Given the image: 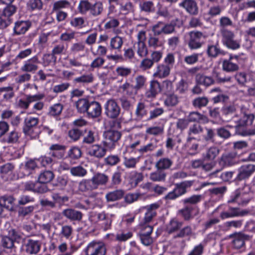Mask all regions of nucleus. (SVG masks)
I'll return each mask as SVG.
<instances>
[{
	"label": "nucleus",
	"mask_w": 255,
	"mask_h": 255,
	"mask_svg": "<svg viewBox=\"0 0 255 255\" xmlns=\"http://www.w3.org/2000/svg\"><path fill=\"white\" fill-rule=\"evenodd\" d=\"M44 97V95L40 94L35 95H26L25 97L19 99L17 102L18 108L23 110H26L29 108V105L32 102L39 101Z\"/></svg>",
	"instance_id": "nucleus-11"
},
{
	"label": "nucleus",
	"mask_w": 255,
	"mask_h": 255,
	"mask_svg": "<svg viewBox=\"0 0 255 255\" xmlns=\"http://www.w3.org/2000/svg\"><path fill=\"white\" fill-rule=\"evenodd\" d=\"M103 11V5L101 1H96L94 4H92L90 13L94 16L100 15Z\"/></svg>",
	"instance_id": "nucleus-53"
},
{
	"label": "nucleus",
	"mask_w": 255,
	"mask_h": 255,
	"mask_svg": "<svg viewBox=\"0 0 255 255\" xmlns=\"http://www.w3.org/2000/svg\"><path fill=\"white\" fill-rule=\"evenodd\" d=\"M0 95H2L5 100L11 99L14 96L13 88L10 86L0 88Z\"/></svg>",
	"instance_id": "nucleus-61"
},
{
	"label": "nucleus",
	"mask_w": 255,
	"mask_h": 255,
	"mask_svg": "<svg viewBox=\"0 0 255 255\" xmlns=\"http://www.w3.org/2000/svg\"><path fill=\"white\" fill-rule=\"evenodd\" d=\"M39 63V61L37 56H35L25 61L20 69L23 72L35 73L38 69L37 64Z\"/></svg>",
	"instance_id": "nucleus-18"
},
{
	"label": "nucleus",
	"mask_w": 255,
	"mask_h": 255,
	"mask_svg": "<svg viewBox=\"0 0 255 255\" xmlns=\"http://www.w3.org/2000/svg\"><path fill=\"white\" fill-rule=\"evenodd\" d=\"M30 23L26 21H18L15 23L13 28L14 33L16 35H20L25 33L30 27Z\"/></svg>",
	"instance_id": "nucleus-26"
},
{
	"label": "nucleus",
	"mask_w": 255,
	"mask_h": 255,
	"mask_svg": "<svg viewBox=\"0 0 255 255\" xmlns=\"http://www.w3.org/2000/svg\"><path fill=\"white\" fill-rule=\"evenodd\" d=\"M38 122L39 119L37 118L29 117L25 118L24 126L23 128L25 134L30 136H34V131Z\"/></svg>",
	"instance_id": "nucleus-14"
},
{
	"label": "nucleus",
	"mask_w": 255,
	"mask_h": 255,
	"mask_svg": "<svg viewBox=\"0 0 255 255\" xmlns=\"http://www.w3.org/2000/svg\"><path fill=\"white\" fill-rule=\"evenodd\" d=\"M202 198L201 195H193L182 200V203L185 205H195L200 202Z\"/></svg>",
	"instance_id": "nucleus-50"
},
{
	"label": "nucleus",
	"mask_w": 255,
	"mask_h": 255,
	"mask_svg": "<svg viewBox=\"0 0 255 255\" xmlns=\"http://www.w3.org/2000/svg\"><path fill=\"white\" fill-rule=\"evenodd\" d=\"M161 92L160 84L157 81H151L149 89L146 92V96L148 98L155 97L156 95Z\"/></svg>",
	"instance_id": "nucleus-27"
},
{
	"label": "nucleus",
	"mask_w": 255,
	"mask_h": 255,
	"mask_svg": "<svg viewBox=\"0 0 255 255\" xmlns=\"http://www.w3.org/2000/svg\"><path fill=\"white\" fill-rule=\"evenodd\" d=\"M89 101L85 98L79 99L75 103V106L80 113H86L89 104Z\"/></svg>",
	"instance_id": "nucleus-46"
},
{
	"label": "nucleus",
	"mask_w": 255,
	"mask_h": 255,
	"mask_svg": "<svg viewBox=\"0 0 255 255\" xmlns=\"http://www.w3.org/2000/svg\"><path fill=\"white\" fill-rule=\"evenodd\" d=\"M124 171V169L120 166L117 167V171L115 172L112 175V183L113 185H119L122 182L121 174Z\"/></svg>",
	"instance_id": "nucleus-64"
},
{
	"label": "nucleus",
	"mask_w": 255,
	"mask_h": 255,
	"mask_svg": "<svg viewBox=\"0 0 255 255\" xmlns=\"http://www.w3.org/2000/svg\"><path fill=\"white\" fill-rule=\"evenodd\" d=\"M125 195V191L123 189H117L108 192L105 198L108 202H115L121 200Z\"/></svg>",
	"instance_id": "nucleus-23"
},
{
	"label": "nucleus",
	"mask_w": 255,
	"mask_h": 255,
	"mask_svg": "<svg viewBox=\"0 0 255 255\" xmlns=\"http://www.w3.org/2000/svg\"><path fill=\"white\" fill-rule=\"evenodd\" d=\"M156 36L154 34L153 35H149L147 40L148 46L149 48L156 49L163 46L164 43L163 41L159 40V38Z\"/></svg>",
	"instance_id": "nucleus-40"
},
{
	"label": "nucleus",
	"mask_w": 255,
	"mask_h": 255,
	"mask_svg": "<svg viewBox=\"0 0 255 255\" xmlns=\"http://www.w3.org/2000/svg\"><path fill=\"white\" fill-rule=\"evenodd\" d=\"M63 109V105L60 103H57L49 108L48 114L54 117L59 116Z\"/></svg>",
	"instance_id": "nucleus-56"
},
{
	"label": "nucleus",
	"mask_w": 255,
	"mask_h": 255,
	"mask_svg": "<svg viewBox=\"0 0 255 255\" xmlns=\"http://www.w3.org/2000/svg\"><path fill=\"white\" fill-rule=\"evenodd\" d=\"M193 183V181H185L180 183L176 184L174 190L178 197L186 193V189L192 186Z\"/></svg>",
	"instance_id": "nucleus-31"
},
{
	"label": "nucleus",
	"mask_w": 255,
	"mask_h": 255,
	"mask_svg": "<svg viewBox=\"0 0 255 255\" xmlns=\"http://www.w3.org/2000/svg\"><path fill=\"white\" fill-rule=\"evenodd\" d=\"M71 5L70 2L67 0H60L53 3L52 11L53 12L60 11V9L68 8Z\"/></svg>",
	"instance_id": "nucleus-54"
},
{
	"label": "nucleus",
	"mask_w": 255,
	"mask_h": 255,
	"mask_svg": "<svg viewBox=\"0 0 255 255\" xmlns=\"http://www.w3.org/2000/svg\"><path fill=\"white\" fill-rule=\"evenodd\" d=\"M196 79L200 84L205 86H209L215 83V80L212 77L201 74H198L196 76Z\"/></svg>",
	"instance_id": "nucleus-49"
},
{
	"label": "nucleus",
	"mask_w": 255,
	"mask_h": 255,
	"mask_svg": "<svg viewBox=\"0 0 255 255\" xmlns=\"http://www.w3.org/2000/svg\"><path fill=\"white\" fill-rule=\"evenodd\" d=\"M120 89L127 96L131 98H134L138 92L134 86L128 81L120 86Z\"/></svg>",
	"instance_id": "nucleus-22"
},
{
	"label": "nucleus",
	"mask_w": 255,
	"mask_h": 255,
	"mask_svg": "<svg viewBox=\"0 0 255 255\" xmlns=\"http://www.w3.org/2000/svg\"><path fill=\"white\" fill-rule=\"evenodd\" d=\"M255 171V165L245 164L241 166L238 170V174L236 180L241 181L249 178Z\"/></svg>",
	"instance_id": "nucleus-13"
},
{
	"label": "nucleus",
	"mask_w": 255,
	"mask_h": 255,
	"mask_svg": "<svg viewBox=\"0 0 255 255\" xmlns=\"http://www.w3.org/2000/svg\"><path fill=\"white\" fill-rule=\"evenodd\" d=\"M86 113L89 118L94 119L99 117L102 113L101 104L97 101L90 102Z\"/></svg>",
	"instance_id": "nucleus-16"
},
{
	"label": "nucleus",
	"mask_w": 255,
	"mask_h": 255,
	"mask_svg": "<svg viewBox=\"0 0 255 255\" xmlns=\"http://www.w3.org/2000/svg\"><path fill=\"white\" fill-rule=\"evenodd\" d=\"M120 13L119 14H127L134 11V7L133 4L130 1H128L124 3H120Z\"/></svg>",
	"instance_id": "nucleus-52"
},
{
	"label": "nucleus",
	"mask_w": 255,
	"mask_h": 255,
	"mask_svg": "<svg viewBox=\"0 0 255 255\" xmlns=\"http://www.w3.org/2000/svg\"><path fill=\"white\" fill-rule=\"evenodd\" d=\"M166 176L165 172L158 169L150 174L149 179L153 182H162L165 181Z\"/></svg>",
	"instance_id": "nucleus-43"
},
{
	"label": "nucleus",
	"mask_w": 255,
	"mask_h": 255,
	"mask_svg": "<svg viewBox=\"0 0 255 255\" xmlns=\"http://www.w3.org/2000/svg\"><path fill=\"white\" fill-rule=\"evenodd\" d=\"M222 69L227 72H234L239 69V66L236 62L229 58L223 61Z\"/></svg>",
	"instance_id": "nucleus-30"
},
{
	"label": "nucleus",
	"mask_w": 255,
	"mask_h": 255,
	"mask_svg": "<svg viewBox=\"0 0 255 255\" xmlns=\"http://www.w3.org/2000/svg\"><path fill=\"white\" fill-rule=\"evenodd\" d=\"M84 252L85 255H106L107 249L103 242L93 241L88 244Z\"/></svg>",
	"instance_id": "nucleus-5"
},
{
	"label": "nucleus",
	"mask_w": 255,
	"mask_h": 255,
	"mask_svg": "<svg viewBox=\"0 0 255 255\" xmlns=\"http://www.w3.org/2000/svg\"><path fill=\"white\" fill-rule=\"evenodd\" d=\"M124 43V38L116 35L110 40V47L112 50H117L120 51Z\"/></svg>",
	"instance_id": "nucleus-38"
},
{
	"label": "nucleus",
	"mask_w": 255,
	"mask_h": 255,
	"mask_svg": "<svg viewBox=\"0 0 255 255\" xmlns=\"http://www.w3.org/2000/svg\"><path fill=\"white\" fill-rule=\"evenodd\" d=\"M159 204L157 203L151 204L144 207L146 209L144 216L140 222V225L148 224L156 216V210L159 208Z\"/></svg>",
	"instance_id": "nucleus-9"
},
{
	"label": "nucleus",
	"mask_w": 255,
	"mask_h": 255,
	"mask_svg": "<svg viewBox=\"0 0 255 255\" xmlns=\"http://www.w3.org/2000/svg\"><path fill=\"white\" fill-rule=\"evenodd\" d=\"M107 148L101 145L95 144L92 145L88 149V154L96 158L103 157L106 154Z\"/></svg>",
	"instance_id": "nucleus-20"
},
{
	"label": "nucleus",
	"mask_w": 255,
	"mask_h": 255,
	"mask_svg": "<svg viewBox=\"0 0 255 255\" xmlns=\"http://www.w3.org/2000/svg\"><path fill=\"white\" fill-rule=\"evenodd\" d=\"M94 185L96 189H98L100 185H105L109 181V177L108 175L101 173H97L95 174L92 177Z\"/></svg>",
	"instance_id": "nucleus-29"
},
{
	"label": "nucleus",
	"mask_w": 255,
	"mask_h": 255,
	"mask_svg": "<svg viewBox=\"0 0 255 255\" xmlns=\"http://www.w3.org/2000/svg\"><path fill=\"white\" fill-rule=\"evenodd\" d=\"M16 10V7L12 4H9L5 7L2 11H0V27L5 28L9 25L11 20L10 16L12 15Z\"/></svg>",
	"instance_id": "nucleus-8"
},
{
	"label": "nucleus",
	"mask_w": 255,
	"mask_h": 255,
	"mask_svg": "<svg viewBox=\"0 0 255 255\" xmlns=\"http://www.w3.org/2000/svg\"><path fill=\"white\" fill-rule=\"evenodd\" d=\"M105 115L110 119H116L121 113V108L113 99H109L104 105Z\"/></svg>",
	"instance_id": "nucleus-4"
},
{
	"label": "nucleus",
	"mask_w": 255,
	"mask_h": 255,
	"mask_svg": "<svg viewBox=\"0 0 255 255\" xmlns=\"http://www.w3.org/2000/svg\"><path fill=\"white\" fill-rule=\"evenodd\" d=\"M104 145L106 148L111 149L115 147L118 140L121 137V133L117 130H109L104 133Z\"/></svg>",
	"instance_id": "nucleus-7"
},
{
	"label": "nucleus",
	"mask_w": 255,
	"mask_h": 255,
	"mask_svg": "<svg viewBox=\"0 0 255 255\" xmlns=\"http://www.w3.org/2000/svg\"><path fill=\"white\" fill-rule=\"evenodd\" d=\"M112 215H109L105 212L94 213L89 217L90 222L97 225L104 231L110 229L112 223Z\"/></svg>",
	"instance_id": "nucleus-2"
},
{
	"label": "nucleus",
	"mask_w": 255,
	"mask_h": 255,
	"mask_svg": "<svg viewBox=\"0 0 255 255\" xmlns=\"http://www.w3.org/2000/svg\"><path fill=\"white\" fill-rule=\"evenodd\" d=\"M64 146L58 144L51 145L49 147V155L52 157L60 159L64 155Z\"/></svg>",
	"instance_id": "nucleus-21"
},
{
	"label": "nucleus",
	"mask_w": 255,
	"mask_h": 255,
	"mask_svg": "<svg viewBox=\"0 0 255 255\" xmlns=\"http://www.w3.org/2000/svg\"><path fill=\"white\" fill-rule=\"evenodd\" d=\"M129 178V183L131 184V186L135 187L139 182L143 180V176L141 173L132 171L130 173Z\"/></svg>",
	"instance_id": "nucleus-47"
},
{
	"label": "nucleus",
	"mask_w": 255,
	"mask_h": 255,
	"mask_svg": "<svg viewBox=\"0 0 255 255\" xmlns=\"http://www.w3.org/2000/svg\"><path fill=\"white\" fill-rule=\"evenodd\" d=\"M221 35L223 44L228 48L236 50L240 47V42L235 39V35L233 31L222 28L221 29Z\"/></svg>",
	"instance_id": "nucleus-3"
},
{
	"label": "nucleus",
	"mask_w": 255,
	"mask_h": 255,
	"mask_svg": "<svg viewBox=\"0 0 255 255\" xmlns=\"http://www.w3.org/2000/svg\"><path fill=\"white\" fill-rule=\"evenodd\" d=\"M70 173L74 176L83 177L86 175L87 171L82 166L79 165L71 168Z\"/></svg>",
	"instance_id": "nucleus-57"
},
{
	"label": "nucleus",
	"mask_w": 255,
	"mask_h": 255,
	"mask_svg": "<svg viewBox=\"0 0 255 255\" xmlns=\"http://www.w3.org/2000/svg\"><path fill=\"white\" fill-rule=\"evenodd\" d=\"M194 209V207L192 206L185 205L184 208L178 210V214L185 221H189L193 218L192 213Z\"/></svg>",
	"instance_id": "nucleus-33"
},
{
	"label": "nucleus",
	"mask_w": 255,
	"mask_h": 255,
	"mask_svg": "<svg viewBox=\"0 0 255 255\" xmlns=\"http://www.w3.org/2000/svg\"><path fill=\"white\" fill-rule=\"evenodd\" d=\"M224 52L221 50L216 45H209L207 49V54L208 56L215 58L217 57L219 55L224 54Z\"/></svg>",
	"instance_id": "nucleus-63"
},
{
	"label": "nucleus",
	"mask_w": 255,
	"mask_h": 255,
	"mask_svg": "<svg viewBox=\"0 0 255 255\" xmlns=\"http://www.w3.org/2000/svg\"><path fill=\"white\" fill-rule=\"evenodd\" d=\"M78 189L80 191L85 192L95 190L96 187L94 185L92 179H83L78 185Z\"/></svg>",
	"instance_id": "nucleus-28"
},
{
	"label": "nucleus",
	"mask_w": 255,
	"mask_h": 255,
	"mask_svg": "<svg viewBox=\"0 0 255 255\" xmlns=\"http://www.w3.org/2000/svg\"><path fill=\"white\" fill-rule=\"evenodd\" d=\"M73 229L71 225H65L61 227L59 236L66 239H70L73 234Z\"/></svg>",
	"instance_id": "nucleus-51"
},
{
	"label": "nucleus",
	"mask_w": 255,
	"mask_h": 255,
	"mask_svg": "<svg viewBox=\"0 0 255 255\" xmlns=\"http://www.w3.org/2000/svg\"><path fill=\"white\" fill-rule=\"evenodd\" d=\"M219 153V149L215 146L210 147L204 155V158L206 160H213Z\"/></svg>",
	"instance_id": "nucleus-59"
},
{
	"label": "nucleus",
	"mask_w": 255,
	"mask_h": 255,
	"mask_svg": "<svg viewBox=\"0 0 255 255\" xmlns=\"http://www.w3.org/2000/svg\"><path fill=\"white\" fill-rule=\"evenodd\" d=\"M188 46L191 49H196L202 46L201 39L203 34L200 31H191L189 33Z\"/></svg>",
	"instance_id": "nucleus-12"
},
{
	"label": "nucleus",
	"mask_w": 255,
	"mask_h": 255,
	"mask_svg": "<svg viewBox=\"0 0 255 255\" xmlns=\"http://www.w3.org/2000/svg\"><path fill=\"white\" fill-rule=\"evenodd\" d=\"M212 77L215 78L216 81L219 83H224L231 82L232 77L231 76H222L217 69L214 68L212 72Z\"/></svg>",
	"instance_id": "nucleus-48"
},
{
	"label": "nucleus",
	"mask_w": 255,
	"mask_h": 255,
	"mask_svg": "<svg viewBox=\"0 0 255 255\" xmlns=\"http://www.w3.org/2000/svg\"><path fill=\"white\" fill-rule=\"evenodd\" d=\"M179 6L191 15H196L199 13V7L195 0H183L179 3Z\"/></svg>",
	"instance_id": "nucleus-15"
},
{
	"label": "nucleus",
	"mask_w": 255,
	"mask_h": 255,
	"mask_svg": "<svg viewBox=\"0 0 255 255\" xmlns=\"http://www.w3.org/2000/svg\"><path fill=\"white\" fill-rule=\"evenodd\" d=\"M15 242L11 238H8L7 236H4L1 239V245L4 248L9 249L11 252H15L16 250Z\"/></svg>",
	"instance_id": "nucleus-41"
},
{
	"label": "nucleus",
	"mask_w": 255,
	"mask_h": 255,
	"mask_svg": "<svg viewBox=\"0 0 255 255\" xmlns=\"http://www.w3.org/2000/svg\"><path fill=\"white\" fill-rule=\"evenodd\" d=\"M179 100L177 95L172 93L167 94L164 101V104L167 107H174L177 105Z\"/></svg>",
	"instance_id": "nucleus-37"
},
{
	"label": "nucleus",
	"mask_w": 255,
	"mask_h": 255,
	"mask_svg": "<svg viewBox=\"0 0 255 255\" xmlns=\"http://www.w3.org/2000/svg\"><path fill=\"white\" fill-rule=\"evenodd\" d=\"M91 6L92 3H91L89 1L87 0H83L80 1L78 9L80 13L85 14L88 11L90 12Z\"/></svg>",
	"instance_id": "nucleus-60"
},
{
	"label": "nucleus",
	"mask_w": 255,
	"mask_h": 255,
	"mask_svg": "<svg viewBox=\"0 0 255 255\" xmlns=\"http://www.w3.org/2000/svg\"><path fill=\"white\" fill-rule=\"evenodd\" d=\"M188 120L189 122H207V118L197 112H190L188 116Z\"/></svg>",
	"instance_id": "nucleus-39"
},
{
	"label": "nucleus",
	"mask_w": 255,
	"mask_h": 255,
	"mask_svg": "<svg viewBox=\"0 0 255 255\" xmlns=\"http://www.w3.org/2000/svg\"><path fill=\"white\" fill-rule=\"evenodd\" d=\"M182 222L178 221L176 219H172L167 225L166 231L168 234H172L178 231L182 226Z\"/></svg>",
	"instance_id": "nucleus-34"
},
{
	"label": "nucleus",
	"mask_w": 255,
	"mask_h": 255,
	"mask_svg": "<svg viewBox=\"0 0 255 255\" xmlns=\"http://www.w3.org/2000/svg\"><path fill=\"white\" fill-rule=\"evenodd\" d=\"M193 235L192 230L190 226H187L181 230L174 237V238H182L190 237Z\"/></svg>",
	"instance_id": "nucleus-62"
},
{
	"label": "nucleus",
	"mask_w": 255,
	"mask_h": 255,
	"mask_svg": "<svg viewBox=\"0 0 255 255\" xmlns=\"http://www.w3.org/2000/svg\"><path fill=\"white\" fill-rule=\"evenodd\" d=\"M230 238H234L232 243L236 249H240L245 245V241L246 239L244 234L241 233H235L230 235Z\"/></svg>",
	"instance_id": "nucleus-25"
},
{
	"label": "nucleus",
	"mask_w": 255,
	"mask_h": 255,
	"mask_svg": "<svg viewBox=\"0 0 255 255\" xmlns=\"http://www.w3.org/2000/svg\"><path fill=\"white\" fill-rule=\"evenodd\" d=\"M14 168V165L12 163H7L0 167V172L1 174V178L4 181H7L8 178L6 175L10 172H12Z\"/></svg>",
	"instance_id": "nucleus-42"
},
{
	"label": "nucleus",
	"mask_w": 255,
	"mask_h": 255,
	"mask_svg": "<svg viewBox=\"0 0 255 255\" xmlns=\"http://www.w3.org/2000/svg\"><path fill=\"white\" fill-rule=\"evenodd\" d=\"M54 174L50 171H45L41 173L38 177V181L40 183H46L50 182L54 178Z\"/></svg>",
	"instance_id": "nucleus-55"
},
{
	"label": "nucleus",
	"mask_w": 255,
	"mask_h": 255,
	"mask_svg": "<svg viewBox=\"0 0 255 255\" xmlns=\"http://www.w3.org/2000/svg\"><path fill=\"white\" fill-rule=\"evenodd\" d=\"M240 135L243 136L255 135V120L250 125L244 128L243 130L240 132Z\"/></svg>",
	"instance_id": "nucleus-58"
},
{
	"label": "nucleus",
	"mask_w": 255,
	"mask_h": 255,
	"mask_svg": "<svg viewBox=\"0 0 255 255\" xmlns=\"http://www.w3.org/2000/svg\"><path fill=\"white\" fill-rule=\"evenodd\" d=\"M237 153L235 151L226 153L221 156L220 163L225 166L233 165L237 163Z\"/></svg>",
	"instance_id": "nucleus-19"
},
{
	"label": "nucleus",
	"mask_w": 255,
	"mask_h": 255,
	"mask_svg": "<svg viewBox=\"0 0 255 255\" xmlns=\"http://www.w3.org/2000/svg\"><path fill=\"white\" fill-rule=\"evenodd\" d=\"M173 163L172 161L168 158H162L157 161L155 167L159 170L169 169Z\"/></svg>",
	"instance_id": "nucleus-45"
},
{
	"label": "nucleus",
	"mask_w": 255,
	"mask_h": 255,
	"mask_svg": "<svg viewBox=\"0 0 255 255\" xmlns=\"http://www.w3.org/2000/svg\"><path fill=\"white\" fill-rule=\"evenodd\" d=\"M15 199L11 196L4 195L0 197V205L9 210L13 208Z\"/></svg>",
	"instance_id": "nucleus-36"
},
{
	"label": "nucleus",
	"mask_w": 255,
	"mask_h": 255,
	"mask_svg": "<svg viewBox=\"0 0 255 255\" xmlns=\"http://www.w3.org/2000/svg\"><path fill=\"white\" fill-rule=\"evenodd\" d=\"M145 105L143 103L139 102L137 104L135 112L136 120L140 121L147 115Z\"/></svg>",
	"instance_id": "nucleus-35"
},
{
	"label": "nucleus",
	"mask_w": 255,
	"mask_h": 255,
	"mask_svg": "<svg viewBox=\"0 0 255 255\" xmlns=\"http://www.w3.org/2000/svg\"><path fill=\"white\" fill-rule=\"evenodd\" d=\"M171 68L169 66L164 64H158L153 76L155 78H164L167 77L170 72Z\"/></svg>",
	"instance_id": "nucleus-24"
},
{
	"label": "nucleus",
	"mask_w": 255,
	"mask_h": 255,
	"mask_svg": "<svg viewBox=\"0 0 255 255\" xmlns=\"http://www.w3.org/2000/svg\"><path fill=\"white\" fill-rule=\"evenodd\" d=\"M241 116L238 117V115H235L232 120L236 124L235 128L236 132L240 134V132L243 130V128L246 127L249 124L250 125L253 121L255 120V115L253 113L249 112V110L245 106L241 107Z\"/></svg>",
	"instance_id": "nucleus-1"
},
{
	"label": "nucleus",
	"mask_w": 255,
	"mask_h": 255,
	"mask_svg": "<svg viewBox=\"0 0 255 255\" xmlns=\"http://www.w3.org/2000/svg\"><path fill=\"white\" fill-rule=\"evenodd\" d=\"M137 41L134 44V46L137 55L141 58L146 57L148 54V48L145 44L146 32L143 30L139 31L137 35Z\"/></svg>",
	"instance_id": "nucleus-6"
},
{
	"label": "nucleus",
	"mask_w": 255,
	"mask_h": 255,
	"mask_svg": "<svg viewBox=\"0 0 255 255\" xmlns=\"http://www.w3.org/2000/svg\"><path fill=\"white\" fill-rule=\"evenodd\" d=\"M202 127L198 124H194L189 127L188 130V137L187 141H190L192 139H195V136L203 132Z\"/></svg>",
	"instance_id": "nucleus-32"
},
{
	"label": "nucleus",
	"mask_w": 255,
	"mask_h": 255,
	"mask_svg": "<svg viewBox=\"0 0 255 255\" xmlns=\"http://www.w3.org/2000/svg\"><path fill=\"white\" fill-rule=\"evenodd\" d=\"M41 243L39 241L32 239H27L22 245L23 250L27 254L32 255L37 254L40 251Z\"/></svg>",
	"instance_id": "nucleus-10"
},
{
	"label": "nucleus",
	"mask_w": 255,
	"mask_h": 255,
	"mask_svg": "<svg viewBox=\"0 0 255 255\" xmlns=\"http://www.w3.org/2000/svg\"><path fill=\"white\" fill-rule=\"evenodd\" d=\"M94 80V77L93 74L83 75L80 77L74 79V82L75 83H81L83 85H86L92 83Z\"/></svg>",
	"instance_id": "nucleus-44"
},
{
	"label": "nucleus",
	"mask_w": 255,
	"mask_h": 255,
	"mask_svg": "<svg viewBox=\"0 0 255 255\" xmlns=\"http://www.w3.org/2000/svg\"><path fill=\"white\" fill-rule=\"evenodd\" d=\"M62 215L71 221H81L83 218L81 212L73 208H67L62 212Z\"/></svg>",
	"instance_id": "nucleus-17"
}]
</instances>
